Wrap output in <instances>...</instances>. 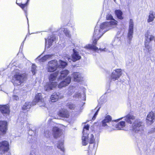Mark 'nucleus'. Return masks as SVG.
I'll return each mask as SVG.
<instances>
[{
    "label": "nucleus",
    "instance_id": "obj_1",
    "mask_svg": "<svg viewBox=\"0 0 155 155\" xmlns=\"http://www.w3.org/2000/svg\"><path fill=\"white\" fill-rule=\"evenodd\" d=\"M122 118V117L114 121H112L111 117L109 115H107L102 122V126L109 131H111L114 130H123L124 127L125 126L124 121H120L117 124L114 123V122H118Z\"/></svg>",
    "mask_w": 155,
    "mask_h": 155
},
{
    "label": "nucleus",
    "instance_id": "obj_2",
    "mask_svg": "<svg viewBox=\"0 0 155 155\" xmlns=\"http://www.w3.org/2000/svg\"><path fill=\"white\" fill-rule=\"evenodd\" d=\"M125 120L129 123L132 125V130L135 132L140 131L143 129V126L142 123L139 120L136 119L135 117L132 115H128L125 117Z\"/></svg>",
    "mask_w": 155,
    "mask_h": 155
},
{
    "label": "nucleus",
    "instance_id": "obj_3",
    "mask_svg": "<svg viewBox=\"0 0 155 155\" xmlns=\"http://www.w3.org/2000/svg\"><path fill=\"white\" fill-rule=\"evenodd\" d=\"M58 76V73L57 72L50 75L48 78L49 82L46 83L44 87L45 90L46 91L51 90L57 86V84L56 81Z\"/></svg>",
    "mask_w": 155,
    "mask_h": 155
},
{
    "label": "nucleus",
    "instance_id": "obj_4",
    "mask_svg": "<svg viewBox=\"0 0 155 155\" xmlns=\"http://www.w3.org/2000/svg\"><path fill=\"white\" fill-rule=\"evenodd\" d=\"M15 74L12 77V82L14 85L18 86L21 84L25 81L26 75L21 73L19 70L15 71Z\"/></svg>",
    "mask_w": 155,
    "mask_h": 155
},
{
    "label": "nucleus",
    "instance_id": "obj_5",
    "mask_svg": "<svg viewBox=\"0 0 155 155\" xmlns=\"http://www.w3.org/2000/svg\"><path fill=\"white\" fill-rule=\"evenodd\" d=\"M117 22L114 19L109 22H105L102 23L100 26V28L102 29L101 35H103L104 33L110 29L115 28L117 25Z\"/></svg>",
    "mask_w": 155,
    "mask_h": 155
},
{
    "label": "nucleus",
    "instance_id": "obj_6",
    "mask_svg": "<svg viewBox=\"0 0 155 155\" xmlns=\"http://www.w3.org/2000/svg\"><path fill=\"white\" fill-rule=\"evenodd\" d=\"M89 125L87 124L85 125L83 128V135L82 137V144L84 146L86 145L88 143V132L89 130Z\"/></svg>",
    "mask_w": 155,
    "mask_h": 155
},
{
    "label": "nucleus",
    "instance_id": "obj_7",
    "mask_svg": "<svg viewBox=\"0 0 155 155\" xmlns=\"http://www.w3.org/2000/svg\"><path fill=\"white\" fill-rule=\"evenodd\" d=\"M96 27L94 29V33L93 37V44L92 45L90 44L88 45L85 46L84 48L88 50H92L94 51H96L97 49V48L96 47V44L97 42V39L96 38Z\"/></svg>",
    "mask_w": 155,
    "mask_h": 155
},
{
    "label": "nucleus",
    "instance_id": "obj_8",
    "mask_svg": "<svg viewBox=\"0 0 155 155\" xmlns=\"http://www.w3.org/2000/svg\"><path fill=\"white\" fill-rule=\"evenodd\" d=\"M122 70L120 69L114 70L112 72L111 76V80L113 81L117 80L122 75Z\"/></svg>",
    "mask_w": 155,
    "mask_h": 155
},
{
    "label": "nucleus",
    "instance_id": "obj_9",
    "mask_svg": "<svg viewBox=\"0 0 155 155\" xmlns=\"http://www.w3.org/2000/svg\"><path fill=\"white\" fill-rule=\"evenodd\" d=\"M58 63L56 60H53L48 63V71L49 72H53L55 71L58 67Z\"/></svg>",
    "mask_w": 155,
    "mask_h": 155
},
{
    "label": "nucleus",
    "instance_id": "obj_10",
    "mask_svg": "<svg viewBox=\"0 0 155 155\" xmlns=\"http://www.w3.org/2000/svg\"><path fill=\"white\" fill-rule=\"evenodd\" d=\"M134 31V22L133 20L130 19L129 22V28L128 30V33L127 35V39L129 40V42H130L133 38V35Z\"/></svg>",
    "mask_w": 155,
    "mask_h": 155
},
{
    "label": "nucleus",
    "instance_id": "obj_11",
    "mask_svg": "<svg viewBox=\"0 0 155 155\" xmlns=\"http://www.w3.org/2000/svg\"><path fill=\"white\" fill-rule=\"evenodd\" d=\"M73 54L72 55V59L69 56L66 57V58L69 62H71L72 60L73 61H76L81 58V56L79 55L78 52H77L74 49H73Z\"/></svg>",
    "mask_w": 155,
    "mask_h": 155
},
{
    "label": "nucleus",
    "instance_id": "obj_12",
    "mask_svg": "<svg viewBox=\"0 0 155 155\" xmlns=\"http://www.w3.org/2000/svg\"><path fill=\"white\" fill-rule=\"evenodd\" d=\"M8 130V123L6 121H0V133L2 135L5 134Z\"/></svg>",
    "mask_w": 155,
    "mask_h": 155
},
{
    "label": "nucleus",
    "instance_id": "obj_13",
    "mask_svg": "<svg viewBox=\"0 0 155 155\" xmlns=\"http://www.w3.org/2000/svg\"><path fill=\"white\" fill-rule=\"evenodd\" d=\"M35 101L38 104L40 107H45V105L41 93H38L37 94H36Z\"/></svg>",
    "mask_w": 155,
    "mask_h": 155
},
{
    "label": "nucleus",
    "instance_id": "obj_14",
    "mask_svg": "<svg viewBox=\"0 0 155 155\" xmlns=\"http://www.w3.org/2000/svg\"><path fill=\"white\" fill-rule=\"evenodd\" d=\"M9 149L8 143L6 141L0 142V152L4 153L5 151H7Z\"/></svg>",
    "mask_w": 155,
    "mask_h": 155
},
{
    "label": "nucleus",
    "instance_id": "obj_15",
    "mask_svg": "<svg viewBox=\"0 0 155 155\" xmlns=\"http://www.w3.org/2000/svg\"><path fill=\"white\" fill-rule=\"evenodd\" d=\"M81 89L83 90L82 93H81L79 91L76 92L75 94L73 96V97H74L78 98H81L82 100H85V89L84 87H82Z\"/></svg>",
    "mask_w": 155,
    "mask_h": 155
},
{
    "label": "nucleus",
    "instance_id": "obj_16",
    "mask_svg": "<svg viewBox=\"0 0 155 155\" xmlns=\"http://www.w3.org/2000/svg\"><path fill=\"white\" fill-rule=\"evenodd\" d=\"M52 131L53 136L55 138L61 136L63 134L61 130L56 127H53Z\"/></svg>",
    "mask_w": 155,
    "mask_h": 155
},
{
    "label": "nucleus",
    "instance_id": "obj_17",
    "mask_svg": "<svg viewBox=\"0 0 155 155\" xmlns=\"http://www.w3.org/2000/svg\"><path fill=\"white\" fill-rule=\"evenodd\" d=\"M155 118V114L153 112H150L147 115V122L149 124H152Z\"/></svg>",
    "mask_w": 155,
    "mask_h": 155
},
{
    "label": "nucleus",
    "instance_id": "obj_18",
    "mask_svg": "<svg viewBox=\"0 0 155 155\" xmlns=\"http://www.w3.org/2000/svg\"><path fill=\"white\" fill-rule=\"evenodd\" d=\"M74 81L80 82L83 81V77L81 74L78 72H74L72 74Z\"/></svg>",
    "mask_w": 155,
    "mask_h": 155
},
{
    "label": "nucleus",
    "instance_id": "obj_19",
    "mask_svg": "<svg viewBox=\"0 0 155 155\" xmlns=\"http://www.w3.org/2000/svg\"><path fill=\"white\" fill-rule=\"evenodd\" d=\"M71 78L69 77H68L64 81H61L58 84V87L59 88H61L66 86L68 85L70 83Z\"/></svg>",
    "mask_w": 155,
    "mask_h": 155
},
{
    "label": "nucleus",
    "instance_id": "obj_20",
    "mask_svg": "<svg viewBox=\"0 0 155 155\" xmlns=\"http://www.w3.org/2000/svg\"><path fill=\"white\" fill-rule=\"evenodd\" d=\"M0 111L4 115L5 114H8L10 112L8 105H0Z\"/></svg>",
    "mask_w": 155,
    "mask_h": 155
},
{
    "label": "nucleus",
    "instance_id": "obj_21",
    "mask_svg": "<svg viewBox=\"0 0 155 155\" xmlns=\"http://www.w3.org/2000/svg\"><path fill=\"white\" fill-rule=\"evenodd\" d=\"M62 97V94L59 92L54 93L52 94L51 97V99L52 102H54L58 99L61 98Z\"/></svg>",
    "mask_w": 155,
    "mask_h": 155
},
{
    "label": "nucleus",
    "instance_id": "obj_22",
    "mask_svg": "<svg viewBox=\"0 0 155 155\" xmlns=\"http://www.w3.org/2000/svg\"><path fill=\"white\" fill-rule=\"evenodd\" d=\"M58 114L60 117H63L68 118L70 116L69 113L67 110L65 109L60 110Z\"/></svg>",
    "mask_w": 155,
    "mask_h": 155
},
{
    "label": "nucleus",
    "instance_id": "obj_23",
    "mask_svg": "<svg viewBox=\"0 0 155 155\" xmlns=\"http://www.w3.org/2000/svg\"><path fill=\"white\" fill-rule=\"evenodd\" d=\"M153 36L149 32H147L145 35L144 43L149 44L151 41L153 40Z\"/></svg>",
    "mask_w": 155,
    "mask_h": 155
},
{
    "label": "nucleus",
    "instance_id": "obj_24",
    "mask_svg": "<svg viewBox=\"0 0 155 155\" xmlns=\"http://www.w3.org/2000/svg\"><path fill=\"white\" fill-rule=\"evenodd\" d=\"M152 51V47L151 45H150L149 44L144 43V48L143 49V51L145 53H147L149 55H150Z\"/></svg>",
    "mask_w": 155,
    "mask_h": 155
},
{
    "label": "nucleus",
    "instance_id": "obj_25",
    "mask_svg": "<svg viewBox=\"0 0 155 155\" xmlns=\"http://www.w3.org/2000/svg\"><path fill=\"white\" fill-rule=\"evenodd\" d=\"M69 71L67 70H64L62 71L59 73V72H57L58 73V75H59V78H58V80H62L68 74Z\"/></svg>",
    "mask_w": 155,
    "mask_h": 155
},
{
    "label": "nucleus",
    "instance_id": "obj_26",
    "mask_svg": "<svg viewBox=\"0 0 155 155\" xmlns=\"http://www.w3.org/2000/svg\"><path fill=\"white\" fill-rule=\"evenodd\" d=\"M55 39V38L53 36L50 38L45 39V48H49L52 45V43Z\"/></svg>",
    "mask_w": 155,
    "mask_h": 155
},
{
    "label": "nucleus",
    "instance_id": "obj_27",
    "mask_svg": "<svg viewBox=\"0 0 155 155\" xmlns=\"http://www.w3.org/2000/svg\"><path fill=\"white\" fill-rule=\"evenodd\" d=\"M29 0H27L25 4H22L21 3L19 4L16 2V4L18 5L25 12L27 20H28V18L27 17V7L28 5V3L29 1Z\"/></svg>",
    "mask_w": 155,
    "mask_h": 155
},
{
    "label": "nucleus",
    "instance_id": "obj_28",
    "mask_svg": "<svg viewBox=\"0 0 155 155\" xmlns=\"http://www.w3.org/2000/svg\"><path fill=\"white\" fill-rule=\"evenodd\" d=\"M155 18V13L152 11H151L150 12L148 16V18L147 20V22L150 23L153 21Z\"/></svg>",
    "mask_w": 155,
    "mask_h": 155
},
{
    "label": "nucleus",
    "instance_id": "obj_29",
    "mask_svg": "<svg viewBox=\"0 0 155 155\" xmlns=\"http://www.w3.org/2000/svg\"><path fill=\"white\" fill-rule=\"evenodd\" d=\"M52 55H46L42 58H41V56H38L36 59L37 60H39L40 62H44L47 59H50L52 56Z\"/></svg>",
    "mask_w": 155,
    "mask_h": 155
},
{
    "label": "nucleus",
    "instance_id": "obj_30",
    "mask_svg": "<svg viewBox=\"0 0 155 155\" xmlns=\"http://www.w3.org/2000/svg\"><path fill=\"white\" fill-rule=\"evenodd\" d=\"M64 140L63 139L59 141L57 145V147L59 149H60L61 151L64 152Z\"/></svg>",
    "mask_w": 155,
    "mask_h": 155
},
{
    "label": "nucleus",
    "instance_id": "obj_31",
    "mask_svg": "<svg viewBox=\"0 0 155 155\" xmlns=\"http://www.w3.org/2000/svg\"><path fill=\"white\" fill-rule=\"evenodd\" d=\"M59 63H58V67L64 68L67 65V63L61 60H59Z\"/></svg>",
    "mask_w": 155,
    "mask_h": 155
},
{
    "label": "nucleus",
    "instance_id": "obj_32",
    "mask_svg": "<svg viewBox=\"0 0 155 155\" xmlns=\"http://www.w3.org/2000/svg\"><path fill=\"white\" fill-rule=\"evenodd\" d=\"M115 12L118 18L120 19H123V17L122 16V12L121 10H116L115 11Z\"/></svg>",
    "mask_w": 155,
    "mask_h": 155
},
{
    "label": "nucleus",
    "instance_id": "obj_33",
    "mask_svg": "<svg viewBox=\"0 0 155 155\" xmlns=\"http://www.w3.org/2000/svg\"><path fill=\"white\" fill-rule=\"evenodd\" d=\"M31 103L30 102H26L23 105L22 109L25 110L30 108L31 107Z\"/></svg>",
    "mask_w": 155,
    "mask_h": 155
},
{
    "label": "nucleus",
    "instance_id": "obj_34",
    "mask_svg": "<svg viewBox=\"0 0 155 155\" xmlns=\"http://www.w3.org/2000/svg\"><path fill=\"white\" fill-rule=\"evenodd\" d=\"M61 31H62L63 32L65 35L67 37H70L71 36L69 31L66 28H61Z\"/></svg>",
    "mask_w": 155,
    "mask_h": 155
},
{
    "label": "nucleus",
    "instance_id": "obj_35",
    "mask_svg": "<svg viewBox=\"0 0 155 155\" xmlns=\"http://www.w3.org/2000/svg\"><path fill=\"white\" fill-rule=\"evenodd\" d=\"M20 97V95L19 92L14 93L12 97L13 100L17 101L19 100Z\"/></svg>",
    "mask_w": 155,
    "mask_h": 155
},
{
    "label": "nucleus",
    "instance_id": "obj_36",
    "mask_svg": "<svg viewBox=\"0 0 155 155\" xmlns=\"http://www.w3.org/2000/svg\"><path fill=\"white\" fill-rule=\"evenodd\" d=\"M76 88V87L74 86L70 87L68 89V94L69 95L73 93L75 91Z\"/></svg>",
    "mask_w": 155,
    "mask_h": 155
},
{
    "label": "nucleus",
    "instance_id": "obj_37",
    "mask_svg": "<svg viewBox=\"0 0 155 155\" xmlns=\"http://www.w3.org/2000/svg\"><path fill=\"white\" fill-rule=\"evenodd\" d=\"M66 106L71 110H73L75 108V105L72 103H68L66 104Z\"/></svg>",
    "mask_w": 155,
    "mask_h": 155
},
{
    "label": "nucleus",
    "instance_id": "obj_38",
    "mask_svg": "<svg viewBox=\"0 0 155 155\" xmlns=\"http://www.w3.org/2000/svg\"><path fill=\"white\" fill-rule=\"evenodd\" d=\"M89 143H94L95 138L94 136L92 134H91L90 136Z\"/></svg>",
    "mask_w": 155,
    "mask_h": 155
},
{
    "label": "nucleus",
    "instance_id": "obj_39",
    "mask_svg": "<svg viewBox=\"0 0 155 155\" xmlns=\"http://www.w3.org/2000/svg\"><path fill=\"white\" fill-rule=\"evenodd\" d=\"M36 66L34 64H32L31 66V71L33 75L35 74L36 72Z\"/></svg>",
    "mask_w": 155,
    "mask_h": 155
},
{
    "label": "nucleus",
    "instance_id": "obj_40",
    "mask_svg": "<svg viewBox=\"0 0 155 155\" xmlns=\"http://www.w3.org/2000/svg\"><path fill=\"white\" fill-rule=\"evenodd\" d=\"M50 134L49 130H46L45 131V136L46 137H50Z\"/></svg>",
    "mask_w": 155,
    "mask_h": 155
},
{
    "label": "nucleus",
    "instance_id": "obj_41",
    "mask_svg": "<svg viewBox=\"0 0 155 155\" xmlns=\"http://www.w3.org/2000/svg\"><path fill=\"white\" fill-rule=\"evenodd\" d=\"M106 19L107 20H113L114 19L112 16L110 14H108L106 16Z\"/></svg>",
    "mask_w": 155,
    "mask_h": 155
},
{
    "label": "nucleus",
    "instance_id": "obj_42",
    "mask_svg": "<svg viewBox=\"0 0 155 155\" xmlns=\"http://www.w3.org/2000/svg\"><path fill=\"white\" fill-rule=\"evenodd\" d=\"M117 42V45H119L120 44V41L118 38H117L115 39L114 42H113V44L115 45V44Z\"/></svg>",
    "mask_w": 155,
    "mask_h": 155
},
{
    "label": "nucleus",
    "instance_id": "obj_43",
    "mask_svg": "<svg viewBox=\"0 0 155 155\" xmlns=\"http://www.w3.org/2000/svg\"><path fill=\"white\" fill-rule=\"evenodd\" d=\"M100 49V50L101 51H104L106 52H110V50H109L108 49H107V48H104L103 49Z\"/></svg>",
    "mask_w": 155,
    "mask_h": 155
},
{
    "label": "nucleus",
    "instance_id": "obj_44",
    "mask_svg": "<svg viewBox=\"0 0 155 155\" xmlns=\"http://www.w3.org/2000/svg\"><path fill=\"white\" fill-rule=\"evenodd\" d=\"M94 110H95L94 112L95 113V114L92 118V119L93 120H95V119L96 117V115H97V110L96 111V110L95 109Z\"/></svg>",
    "mask_w": 155,
    "mask_h": 155
},
{
    "label": "nucleus",
    "instance_id": "obj_45",
    "mask_svg": "<svg viewBox=\"0 0 155 155\" xmlns=\"http://www.w3.org/2000/svg\"><path fill=\"white\" fill-rule=\"evenodd\" d=\"M155 132V128H152L149 131L148 133L149 134H152Z\"/></svg>",
    "mask_w": 155,
    "mask_h": 155
},
{
    "label": "nucleus",
    "instance_id": "obj_46",
    "mask_svg": "<svg viewBox=\"0 0 155 155\" xmlns=\"http://www.w3.org/2000/svg\"><path fill=\"white\" fill-rule=\"evenodd\" d=\"M31 125H30L28 124H27V127L28 129L29 130H32V129H30V127H31Z\"/></svg>",
    "mask_w": 155,
    "mask_h": 155
},
{
    "label": "nucleus",
    "instance_id": "obj_47",
    "mask_svg": "<svg viewBox=\"0 0 155 155\" xmlns=\"http://www.w3.org/2000/svg\"><path fill=\"white\" fill-rule=\"evenodd\" d=\"M99 31L100 33V34H99L100 36H99V38H98V39H97V40H98V39H99V38H101V37L102 36V35H101V32L102 31V29L101 30V28H100V29L99 30Z\"/></svg>",
    "mask_w": 155,
    "mask_h": 155
},
{
    "label": "nucleus",
    "instance_id": "obj_48",
    "mask_svg": "<svg viewBox=\"0 0 155 155\" xmlns=\"http://www.w3.org/2000/svg\"><path fill=\"white\" fill-rule=\"evenodd\" d=\"M99 31L100 33V34H99L100 36H99V38H98V39H97V40H98V39H99V38H101V37L102 36V35H101V32L102 31V29L101 30V28H100V29L99 30Z\"/></svg>",
    "mask_w": 155,
    "mask_h": 155
},
{
    "label": "nucleus",
    "instance_id": "obj_49",
    "mask_svg": "<svg viewBox=\"0 0 155 155\" xmlns=\"http://www.w3.org/2000/svg\"><path fill=\"white\" fill-rule=\"evenodd\" d=\"M99 31L100 33V34H99L100 36H99V38H98V39H97V40H98V39H99V38H101V37L102 36V35H101V32L102 31V29L101 30V28H100V29L99 30Z\"/></svg>",
    "mask_w": 155,
    "mask_h": 155
},
{
    "label": "nucleus",
    "instance_id": "obj_50",
    "mask_svg": "<svg viewBox=\"0 0 155 155\" xmlns=\"http://www.w3.org/2000/svg\"><path fill=\"white\" fill-rule=\"evenodd\" d=\"M35 150H34L31 151L30 155H35Z\"/></svg>",
    "mask_w": 155,
    "mask_h": 155
},
{
    "label": "nucleus",
    "instance_id": "obj_51",
    "mask_svg": "<svg viewBox=\"0 0 155 155\" xmlns=\"http://www.w3.org/2000/svg\"><path fill=\"white\" fill-rule=\"evenodd\" d=\"M26 38V37L25 38L24 40L23 41V42L21 44V46H20V48H22L23 47V45H24V41H25V39Z\"/></svg>",
    "mask_w": 155,
    "mask_h": 155
},
{
    "label": "nucleus",
    "instance_id": "obj_52",
    "mask_svg": "<svg viewBox=\"0 0 155 155\" xmlns=\"http://www.w3.org/2000/svg\"><path fill=\"white\" fill-rule=\"evenodd\" d=\"M31 138H32L31 135H30L28 137V139H30Z\"/></svg>",
    "mask_w": 155,
    "mask_h": 155
},
{
    "label": "nucleus",
    "instance_id": "obj_53",
    "mask_svg": "<svg viewBox=\"0 0 155 155\" xmlns=\"http://www.w3.org/2000/svg\"><path fill=\"white\" fill-rule=\"evenodd\" d=\"M71 27L72 28L73 30H75V28L74 26H71Z\"/></svg>",
    "mask_w": 155,
    "mask_h": 155
},
{
    "label": "nucleus",
    "instance_id": "obj_54",
    "mask_svg": "<svg viewBox=\"0 0 155 155\" xmlns=\"http://www.w3.org/2000/svg\"><path fill=\"white\" fill-rule=\"evenodd\" d=\"M153 40H154L155 42V37L153 36Z\"/></svg>",
    "mask_w": 155,
    "mask_h": 155
},
{
    "label": "nucleus",
    "instance_id": "obj_55",
    "mask_svg": "<svg viewBox=\"0 0 155 155\" xmlns=\"http://www.w3.org/2000/svg\"><path fill=\"white\" fill-rule=\"evenodd\" d=\"M29 141L30 143V142H31V141L30 140Z\"/></svg>",
    "mask_w": 155,
    "mask_h": 155
},
{
    "label": "nucleus",
    "instance_id": "obj_56",
    "mask_svg": "<svg viewBox=\"0 0 155 155\" xmlns=\"http://www.w3.org/2000/svg\"><path fill=\"white\" fill-rule=\"evenodd\" d=\"M34 104V102H33V104Z\"/></svg>",
    "mask_w": 155,
    "mask_h": 155
},
{
    "label": "nucleus",
    "instance_id": "obj_57",
    "mask_svg": "<svg viewBox=\"0 0 155 155\" xmlns=\"http://www.w3.org/2000/svg\"><path fill=\"white\" fill-rule=\"evenodd\" d=\"M114 0V1L115 2L116 0Z\"/></svg>",
    "mask_w": 155,
    "mask_h": 155
},
{
    "label": "nucleus",
    "instance_id": "obj_58",
    "mask_svg": "<svg viewBox=\"0 0 155 155\" xmlns=\"http://www.w3.org/2000/svg\"><path fill=\"white\" fill-rule=\"evenodd\" d=\"M98 110H99V109L98 110H97V112H98Z\"/></svg>",
    "mask_w": 155,
    "mask_h": 155
},
{
    "label": "nucleus",
    "instance_id": "obj_59",
    "mask_svg": "<svg viewBox=\"0 0 155 155\" xmlns=\"http://www.w3.org/2000/svg\"><path fill=\"white\" fill-rule=\"evenodd\" d=\"M97 51L98 50V48H97Z\"/></svg>",
    "mask_w": 155,
    "mask_h": 155
}]
</instances>
